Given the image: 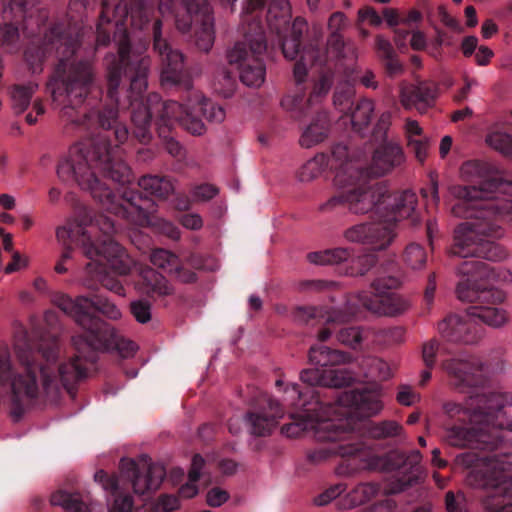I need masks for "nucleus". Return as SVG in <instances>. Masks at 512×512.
Listing matches in <instances>:
<instances>
[{
  "mask_svg": "<svg viewBox=\"0 0 512 512\" xmlns=\"http://www.w3.org/2000/svg\"><path fill=\"white\" fill-rule=\"evenodd\" d=\"M284 400L287 402L288 405L301 408V410L312 408L315 401L313 402H307L304 398L306 396V393L299 390V387L297 384L292 383L288 384L284 390Z\"/></svg>",
  "mask_w": 512,
  "mask_h": 512,
  "instance_id": "8fccbe9b",
  "label": "nucleus"
},
{
  "mask_svg": "<svg viewBox=\"0 0 512 512\" xmlns=\"http://www.w3.org/2000/svg\"><path fill=\"white\" fill-rule=\"evenodd\" d=\"M152 264L165 272L172 274L173 270L179 268V258L177 255L165 249H155L150 255Z\"/></svg>",
  "mask_w": 512,
  "mask_h": 512,
  "instance_id": "a18cd8bd",
  "label": "nucleus"
},
{
  "mask_svg": "<svg viewBox=\"0 0 512 512\" xmlns=\"http://www.w3.org/2000/svg\"><path fill=\"white\" fill-rule=\"evenodd\" d=\"M401 431V425L394 420L373 423L368 429L369 435L377 439L394 437L400 435Z\"/></svg>",
  "mask_w": 512,
  "mask_h": 512,
  "instance_id": "49530a36",
  "label": "nucleus"
},
{
  "mask_svg": "<svg viewBox=\"0 0 512 512\" xmlns=\"http://www.w3.org/2000/svg\"><path fill=\"white\" fill-rule=\"evenodd\" d=\"M331 417L340 429L348 433L347 440L333 445L329 450H319L309 455L312 460L327 459L330 455L341 457H358L363 469H385L387 459L378 456L363 443L355 440L345 424L349 422L352 414L370 417L377 415L383 409L380 396L372 391H345L339 395L334 403H327Z\"/></svg>",
  "mask_w": 512,
  "mask_h": 512,
  "instance_id": "423d86ee",
  "label": "nucleus"
},
{
  "mask_svg": "<svg viewBox=\"0 0 512 512\" xmlns=\"http://www.w3.org/2000/svg\"><path fill=\"white\" fill-rule=\"evenodd\" d=\"M379 487L373 483H361L345 495L339 502L343 509H351L363 505L377 496Z\"/></svg>",
  "mask_w": 512,
  "mask_h": 512,
  "instance_id": "72a5a7b5",
  "label": "nucleus"
},
{
  "mask_svg": "<svg viewBox=\"0 0 512 512\" xmlns=\"http://www.w3.org/2000/svg\"><path fill=\"white\" fill-rule=\"evenodd\" d=\"M94 479L105 491L114 494L118 490V478L115 475H108L104 470H99L94 474Z\"/></svg>",
  "mask_w": 512,
  "mask_h": 512,
  "instance_id": "338daca9",
  "label": "nucleus"
},
{
  "mask_svg": "<svg viewBox=\"0 0 512 512\" xmlns=\"http://www.w3.org/2000/svg\"><path fill=\"white\" fill-rule=\"evenodd\" d=\"M354 301H346L339 309L325 310L322 307L298 306L292 313V320L298 324H309L312 320H317L328 326L330 324H341L349 322L357 316V310H352Z\"/></svg>",
  "mask_w": 512,
  "mask_h": 512,
  "instance_id": "5701e85b",
  "label": "nucleus"
},
{
  "mask_svg": "<svg viewBox=\"0 0 512 512\" xmlns=\"http://www.w3.org/2000/svg\"><path fill=\"white\" fill-rule=\"evenodd\" d=\"M390 117L389 113L382 114L377 123L374 136L380 140V144L373 153L368 169L364 171L365 175L384 176L395 167L400 166L405 160L401 146L387 135Z\"/></svg>",
  "mask_w": 512,
  "mask_h": 512,
  "instance_id": "6ab92c4d",
  "label": "nucleus"
},
{
  "mask_svg": "<svg viewBox=\"0 0 512 512\" xmlns=\"http://www.w3.org/2000/svg\"><path fill=\"white\" fill-rule=\"evenodd\" d=\"M182 105L184 109V117H186L185 111H187L189 118H194L197 120L200 119L197 118L195 114L200 112L209 122L221 123L225 119V111L221 106L208 101L202 96L200 92L195 90L190 91L185 104Z\"/></svg>",
  "mask_w": 512,
  "mask_h": 512,
  "instance_id": "c756f323",
  "label": "nucleus"
},
{
  "mask_svg": "<svg viewBox=\"0 0 512 512\" xmlns=\"http://www.w3.org/2000/svg\"><path fill=\"white\" fill-rule=\"evenodd\" d=\"M218 194V189L210 184H201L195 186L191 191V196L194 201L205 202L214 198Z\"/></svg>",
  "mask_w": 512,
  "mask_h": 512,
  "instance_id": "680f3d73",
  "label": "nucleus"
},
{
  "mask_svg": "<svg viewBox=\"0 0 512 512\" xmlns=\"http://www.w3.org/2000/svg\"><path fill=\"white\" fill-rule=\"evenodd\" d=\"M466 401L470 405L471 420L482 423L501 436L502 431L512 433V419H508L505 408L512 407V392L494 391L487 394L470 395Z\"/></svg>",
  "mask_w": 512,
  "mask_h": 512,
  "instance_id": "2eb2a0df",
  "label": "nucleus"
},
{
  "mask_svg": "<svg viewBox=\"0 0 512 512\" xmlns=\"http://www.w3.org/2000/svg\"><path fill=\"white\" fill-rule=\"evenodd\" d=\"M19 41L18 28L12 24L0 26V42L2 46L12 49Z\"/></svg>",
  "mask_w": 512,
  "mask_h": 512,
  "instance_id": "13d9d810",
  "label": "nucleus"
},
{
  "mask_svg": "<svg viewBox=\"0 0 512 512\" xmlns=\"http://www.w3.org/2000/svg\"><path fill=\"white\" fill-rule=\"evenodd\" d=\"M381 207L380 220L388 227L392 224L410 219L413 225L420 222L417 213L418 198L412 190H402L390 193L386 188V197Z\"/></svg>",
  "mask_w": 512,
  "mask_h": 512,
  "instance_id": "412c9836",
  "label": "nucleus"
},
{
  "mask_svg": "<svg viewBox=\"0 0 512 512\" xmlns=\"http://www.w3.org/2000/svg\"><path fill=\"white\" fill-rule=\"evenodd\" d=\"M460 281L469 279L470 287H479L477 281L487 279L496 283L507 284L512 282V272L505 267L491 268L481 260L464 261L457 269Z\"/></svg>",
  "mask_w": 512,
  "mask_h": 512,
  "instance_id": "a878e982",
  "label": "nucleus"
},
{
  "mask_svg": "<svg viewBox=\"0 0 512 512\" xmlns=\"http://www.w3.org/2000/svg\"><path fill=\"white\" fill-rule=\"evenodd\" d=\"M120 469L131 478L134 492L140 495L158 489L166 475L164 466L152 462L147 455H141L137 460L122 458Z\"/></svg>",
  "mask_w": 512,
  "mask_h": 512,
  "instance_id": "aec40b11",
  "label": "nucleus"
},
{
  "mask_svg": "<svg viewBox=\"0 0 512 512\" xmlns=\"http://www.w3.org/2000/svg\"><path fill=\"white\" fill-rule=\"evenodd\" d=\"M100 125L106 130H113L115 139L119 144L124 143L129 131L124 124L118 122V111L114 108L105 109L99 115Z\"/></svg>",
  "mask_w": 512,
  "mask_h": 512,
  "instance_id": "58836bf2",
  "label": "nucleus"
},
{
  "mask_svg": "<svg viewBox=\"0 0 512 512\" xmlns=\"http://www.w3.org/2000/svg\"><path fill=\"white\" fill-rule=\"evenodd\" d=\"M339 343L356 349L363 341L362 331L359 327H348L341 329L337 334Z\"/></svg>",
  "mask_w": 512,
  "mask_h": 512,
  "instance_id": "3c124183",
  "label": "nucleus"
},
{
  "mask_svg": "<svg viewBox=\"0 0 512 512\" xmlns=\"http://www.w3.org/2000/svg\"><path fill=\"white\" fill-rule=\"evenodd\" d=\"M345 491V485L344 484H336L330 488H328L326 491L318 495L314 499V503L317 506H324L329 504L332 500L336 499L338 496H340Z\"/></svg>",
  "mask_w": 512,
  "mask_h": 512,
  "instance_id": "e2e57ef3",
  "label": "nucleus"
},
{
  "mask_svg": "<svg viewBox=\"0 0 512 512\" xmlns=\"http://www.w3.org/2000/svg\"><path fill=\"white\" fill-rule=\"evenodd\" d=\"M53 303L72 317L82 330L81 334L72 337L77 355L71 361L59 365L56 373L54 368L58 356L56 339L53 338L48 345L45 343L46 340L42 339L39 351L36 353L31 348L27 332L22 328L17 331L15 351L24 374L11 381L15 403L30 402L38 396V375L46 391L57 389L58 380L64 387H68L86 376L84 361H93L95 351L114 350L121 357L129 358L138 350L135 342L119 335L110 324L87 314V310L93 305L89 298L79 296L72 299L65 294H57L53 297Z\"/></svg>",
  "mask_w": 512,
  "mask_h": 512,
  "instance_id": "f257e3e1",
  "label": "nucleus"
},
{
  "mask_svg": "<svg viewBox=\"0 0 512 512\" xmlns=\"http://www.w3.org/2000/svg\"><path fill=\"white\" fill-rule=\"evenodd\" d=\"M283 416L284 411L280 403L263 395L260 408L257 411L247 413L245 421L252 435L266 436L272 433Z\"/></svg>",
  "mask_w": 512,
  "mask_h": 512,
  "instance_id": "b1692460",
  "label": "nucleus"
},
{
  "mask_svg": "<svg viewBox=\"0 0 512 512\" xmlns=\"http://www.w3.org/2000/svg\"><path fill=\"white\" fill-rule=\"evenodd\" d=\"M407 146L419 162L423 163L425 161L429 150V138L426 135L408 141Z\"/></svg>",
  "mask_w": 512,
  "mask_h": 512,
  "instance_id": "4d7b16f0",
  "label": "nucleus"
},
{
  "mask_svg": "<svg viewBox=\"0 0 512 512\" xmlns=\"http://www.w3.org/2000/svg\"><path fill=\"white\" fill-rule=\"evenodd\" d=\"M93 305L87 310V314L91 317H93L90 314V311L92 308H96L99 312H101L103 315L108 317L112 320H118L121 318L122 313L121 310L112 302L108 300H102L100 299L97 303H95L93 300L89 299Z\"/></svg>",
  "mask_w": 512,
  "mask_h": 512,
  "instance_id": "5fc2aeb1",
  "label": "nucleus"
},
{
  "mask_svg": "<svg viewBox=\"0 0 512 512\" xmlns=\"http://www.w3.org/2000/svg\"><path fill=\"white\" fill-rule=\"evenodd\" d=\"M38 84L29 82L25 85H16L11 92L12 108L16 114L23 113L30 105Z\"/></svg>",
  "mask_w": 512,
  "mask_h": 512,
  "instance_id": "ea45409f",
  "label": "nucleus"
},
{
  "mask_svg": "<svg viewBox=\"0 0 512 512\" xmlns=\"http://www.w3.org/2000/svg\"><path fill=\"white\" fill-rule=\"evenodd\" d=\"M131 312L139 323H147L151 320V306L148 302L138 300L131 303Z\"/></svg>",
  "mask_w": 512,
  "mask_h": 512,
  "instance_id": "052dcab7",
  "label": "nucleus"
},
{
  "mask_svg": "<svg viewBox=\"0 0 512 512\" xmlns=\"http://www.w3.org/2000/svg\"><path fill=\"white\" fill-rule=\"evenodd\" d=\"M498 200H491L493 217L497 224L502 222H509L512 224V195L499 194Z\"/></svg>",
  "mask_w": 512,
  "mask_h": 512,
  "instance_id": "c03bdc74",
  "label": "nucleus"
},
{
  "mask_svg": "<svg viewBox=\"0 0 512 512\" xmlns=\"http://www.w3.org/2000/svg\"><path fill=\"white\" fill-rule=\"evenodd\" d=\"M442 368L448 375L450 385L460 393H471L472 389L485 385L491 374L488 365L467 353L443 360Z\"/></svg>",
  "mask_w": 512,
  "mask_h": 512,
  "instance_id": "f3484780",
  "label": "nucleus"
},
{
  "mask_svg": "<svg viewBox=\"0 0 512 512\" xmlns=\"http://www.w3.org/2000/svg\"><path fill=\"white\" fill-rule=\"evenodd\" d=\"M460 175L463 180L468 182H479L478 185H460L461 187H481L486 183H493L492 190H499L502 183H510L512 181L503 180L500 178H490L488 165L478 160L466 161L460 168Z\"/></svg>",
  "mask_w": 512,
  "mask_h": 512,
  "instance_id": "2f4dec72",
  "label": "nucleus"
},
{
  "mask_svg": "<svg viewBox=\"0 0 512 512\" xmlns=\"http://www.w3.org/2000/svg\"><path fill=\"white\" fill-rule=\"evenodd\" d=\"M291 16L289 0H273L268 9V20H281L286 23Z\"/></svg>",
  "mask_w": 512,
  "mask_h": 512,
  "instance_id": "864d4df0",
  "label": "nucleus"
},
{
  "mask_svg": "<svg viewBox=\"0 0 512 512\" xmlns=\"http://www.w3.org/2000/svg\"><path fill=\"white\" fill-rule=\"evenodd\" d=\"M120 152L119 146H112L107 136L77 142L59 162L57 175L63 182L75 180L108 212L140 226H156L169 238L178 240V228L169 221L155 217L157 209L154 201L137 192L125 193L119 199L99 178L102 175L121 185L131 182V168Z\"/></svg>",
  "mask_w": 512,
  "mask_h": 512,
  "instance_id": "f03ea898",
  "label": "nucleus"
},
{
  "mask_svg": "<svg viewBox=\"0 0 512 512\" xmlns=\"http://www.w3.org/2000/svg\"><path fill=\"white\" fill-rule=\"evenodd\" d=\"M312 405V408L291 413L290 417L293 422L284 425L281 428V432L287 437H300L305 434H311L318 441L331 442L328 448H319L308 454L309 460L317 463L320 460H312L309 457L310 454L319 450H329L333 445L346 441L348 433L340 429V425L335 423L329 408H327V404L316 400Z\"/></svg>",
  "mask_w": 512,
  "mask_h": 512,
  "instance_id": "6e6552de",
  "label": "nucleus"
},
{
  "mask_svg": "<svg viewBox=\"0 0 512 512\" xmlns=\"http://www.w3.org/2000/svg\"><path fill=\"white\" fill-rule=\"evenodd\" d=\"M470 405L453 401L443 405L444 412L450 418H460L462 415L468 420L467 425H452L444 429L446 443L457 448L493 449L502 442L503 437L493 432L482 423H476L470 417Z\"/></svg>",
  "mask_w": 512,
  "mask_h": 512,
  "instance_id": "1a4fd4ad",
  "label": "nucleus"
},
{
  "mask_svg": "<svg viewBox=\"0 0 512 512\" xmlns=\"http://www.w3.org/2000/svg\"><path fill=\"white\" fill-rule=\"evenodd\" d=\"M254 33L246 32L244 39L228 50L227 60L239 71L240 80L248 87H260L265 81L266 68L262 59L267 45L263 29L255 24Z\"/></svg>",
  "mask_w": 512,
  "mask_h": 512,
  "instance_id": "9d476101",
  "label": "nucleus"
},
{
  "mask_svg": "<svg viewBox=\"0 0 512 512\" xmlns=\"http://www.w3.org/2000/svg\"><path fill=\"white\" fill-rule=\"evenodd\" d=\"M365 174L356 175L354 179H348L344 187L345 193L335 195L321 205V210L332 211L338 206L346 204L348 209L355 214L374 212L381 218V207L386 197V186L382 183L373 185L362 181Z\"/></svg>",
  "mask_w": 512,
  "mask_h": 512,
  "instance_id": "ddd939ff",
  "label": "nucleus"
},
{
  "mask_svg": "<svg viewBox=\"0 0 512 512\" xmlns=\"http://www.w3.org/2000/svg\"><path fill=\"white\" fill-rule=\"evenodd\" d=\"M11 378V366L7 351H0V390L5 388Z\"/></svg>",
  "mask_w": 512,
  "mask_h": 512,
  "instance_id": "774afa93",
  "label": "nucleus"
},
{
  "mask_svg": "<svg viewBox=\"0 0 512 512\" xmlns=\"http://www.w3.org/2000/svg\"><path fill=\"white\" fill-rule=\"evenodd\" d=\"M143 280L142 290L147 294H158L161 296L173 293V288L167 279L152 268H145L141 272Z\"/></svg>",
  "mask_w": 512,
  "mask_h": 512,
  "instance_id": "c9c22d12",
  "label": "nucleus"
},
{
  "mask_svg": "<svg viewBox=\"0 0 512 512\" xmlns=\"http://www.w3.org/2000/svg\"><path fill=\"white\" fill-rule=\"evenodd\" d=\"M154 49L159 53L163 68L161 71V84L174 86L183 78V55L180 51L172 49L162 38V23L155 21L153 26Z\"/></svg>",
  "mask_w": 512,
  "mask_h": 512,
  "instance_id": "4be33fe9",
  "label": "nucleus"
},
{
  "mask_svg": "<svg viewBox=\"0 0 512 512\" xmlns=\"http://www.w3.org/2000/svg\"><path fill=\"white\" fill-rule=\"evenodd\" d=\"M331 165L337 169L334 184L338 187H344L348 179L364 174L362 167L356 161L349 159L348 148L342 144L334 146Z\"/></svg>",
  "mask_w": 512,
  "mask_h": 512,
  "instance_id": "7c9ffc66",
  "label": "nucleus"
},
{
  "mask_svg": "<svg viewBox=\"0 0 512 512\" xmlns=\"http://www.w3.org/2000/svg\"><path fill=\"white\" fill-rule=\"evenodd\" d=\"M40 0H12L9 9L4 10L6 18L13 16L15 19L26 20L28 8L34 7Z\"/></svg>",
  "mask_w": 512,
  "mask_h": 512,
  "instance_id": "603ef678",
  "label": "nucleus"
},
{
  "mask_svg": "<svg viewBox=\"0 0 512 512\" xmlns=\"http://www.w3.org/2000/svg\"><path fill=\"white\" fill-rule=\"evenodd\" d=\"M400 285V280L395 276H378L372 283L374 292H359L349 297L347 301H354L352 310H357V316L361 315V308L378 316H399L411 307L410 301L401 294L393 291Z\"/></svg>",
  "mask_w": 512,
  "mask_h": 512,
  "instance_id": "9b49d317",
  "label": "nucleus"
},
{
  "mask_svg": "<svg viewBox=\"0 0 512 512\" xmlns=\"http://www.w3.org/2000/svg\"><path fill=\"white\" fill-rule=\"evenodd\" d=\"M436 97L437 86L428 82H421L417 85H403L399 95L400 103L404 109H416L421 114L433 106Z\"/></svg>",
  "mask_w": 512,
  "mask_h": 512,
  "instance_id": "cd10ccee",
  "label": "nucleus"
},
{
  "mask_svg": "<svg viewBox=\"0 0 512 512\" xmlns=\"http://www.w3.org/2000/svg\"><path fill=\"white\" fill-rule=\"evenodd\" d=\"M328 130L329 124L327 115L321 114L304 129L299 143L304 148H311L325 140L328 135Z\"/></svg>",
  "mask_w": 512,
  "mask_h": 512,
  "instance_id": "f704fd0d",
  "label": "nucleus"
},
{
  "mask_svg": "<svg viewBox=\"0 0 512 512\" xmlns=\"http://www.w3.org/2000/svg\"><path fill=\"white\" fill-rule=\"evenodd\" d=\"M440 351L439 344L435 340H429L423 344L422 358L428 368H433L436 363V355Z\"/></svg>",
  "mask_w": 512,
  "mask_h": 512,
  "instance_id": "0e129e2a",
  "label": "nucleus"
},
{
  "mask_svg": "<svg viewBox=\"0 0 512 512\" xmlns=\"http://www.w3.org/2000/svg\"><path fill=\"white\" fill-rule=\"evenodd\" d=\"M428 255L425 248L418 243L409 244L404 251L403 261L412 270H420L425 267Z\"/></svg>",
  "mask_w": 512,
  "mask_h": 512,
  "instance_id": "37998d69",
  "label": "nucleus"
},
{
  "mask_svg": "<svg viewBox=\"0 0 512 512\" xmlns=\"http://www.w3.org/2000/svg\"><path fill=\"white\" fill-rule=\"evenodd\" d=\"M83 37L84 32H63L56 26L45 35L41 47L33 43L24 52L26 62L35 73L41 70L44 57L56 50L59 63L49 87L62 117L74 124H83L87 118L83 104L94 77L91 63L77 58Z\"/></svg>",
  "mask_w": 512,
  "mask_h": 512,
  "instance_id": "20e7f679",
  "label": "nucleus"
},
{
  "mask_svg": "<svg viewBox=\"0 0 512 512\" xmlns=\"http://www.w3.org/2000/svg\"><path fill=\"white\" fill-rule=\"evenodd\" d=\"M486 143L505 155H512V135L503 131H493L486 136Z\"/></svg>",
  "mask_w": 512,
  "mask_h": 512,
  "instance_id": "09e8293b",
  "label": "nucleus"
},
{
  "mask_svg": "<svg viewBox=\"0 0 512 512\" xmlns=\"http://www.w3.org/2000/svg\"><path fill=\"white\" fill-rule=\"evenodd\" d=\"M350 242L369 244L375 250L386 249L394 240V229L382 221L378 223H361L348 228L344 233Z\"/></svg>",
  "mask_w": 512,
  "mask_h": 512,
  "instance_id": "393cba45",
  "label": "nucleus"
},
{
  "mask_svg": "<svg viewBox=\"0 0 512 512\" xmlns=\"http://www.w3.org/2000/svg\"><path fill=\"white\" fill-rule=\"evenodd\" d=\"M205 461L203 457L196 454L192 458L191 468L188 473V482L182 485L179 489L181 497L189 499L197 495L198 487L197 481L201 476L202 468L204 467Z\"/></svg>",
  "mask_w": 512,
  "mask_h": 512,
  "instance_id": "a19ab883",
  "label": "nucleus"
},
{
  "mask_svg": "<svg viewBox=\"0 0 512 512\" xmlns=\"http://www.w3.org/2000/svg\"><path fill=\"white\" fill-rule=\"evenodd\" d=\"M138 185L148 194L159 198H167L174 192L172 180L166 177L146 175L139 179Z\"/></svg>",
  "mask_w": 512,
  "mask_h": 512,
  "instance_id": "e433bc0d",
  "label": "nucleus"
},
{
  "mask_svg": "<svg viewBox=\"0 0 512 512\" xmlns=\"http://www.w3.org/2000/svg\"><path fill=\"white\" fill-rule=\"evenodd\" d=\"M347 25V18L343 12H334L328 19V30L330 31L327 40L328 49L335 53L337 57H347L351 54L353 58H357V49L353 44L345 43L341 31Z\"/></svg>",
  "mask_w": 512,
  "mask_h": 512,
  "instance_id": "c85d7f7f",
  "label": "nucleus"
},
{
  "mask_svg": "<svg viewBox=\"0 0 512 512\" xmlns=\"http://www.w3.org/2000/svg\"><path fill=\"white\" fill-rule=\"evenodd\" d=\"M175 123L176 122H173L170 126L159 127V135L163 138L165 150L173 157H181L184 151L182 145L173 137L165 134Z\"/></svg>",
  "mask_w": 512,
  "mask_h": 512,
  "instance_id": "6e6d98bb",
  "label": "nucleus"
},
{
  "mask_svg": "<svg viewBox=\"0 0 512 512\" xmlns=\"http://www.w3.org/2000/svg\"><path fill=\"white\" fill-rule=\"evenodd\" d=\"M324 377L325 370L315 366L302 370L300 374V379L310 386H324Z\"/></svg>",
  "mask_w": 512,
  "mask_h": 512,
  "instance_id": "bf43d9fd",
  "label": "nucleus"
},
{
  "mask_svg": "<svg viewBox=\"0 0 512 512\" xmlns=\"http://www.w3.org/2000/svg\"><path fill=\"white\" fill-rule=\"evenodd\" d=\"M474 317H470L469 308L464 316L451 315L438 324L439 333L451 342L471 344L479 339Z\"/></svg>",
  "mask_w": 512,
  "mask_h": 512,
  "instance_id": "bb28decb",
  "label": "nucleus"
},
{
  "mask_svg": "<svg viewBox=\"0 0 512 512\" xmlns=\"http://www.w3.org/2000/svg\"><path fill=\"white\" fill-rule=\"evenodd\" d=\"M209 0H181L175 12V24L182 33L193 31L196 46L208 52L215 40L214 17ZM233 6L237 0H220Z\"/></svg>",
  "mask_w": 512,
  "mask_h": 512,
  "instance_id": "f8f14e48",
  "label": "nucleus"
},
{
  "mask_svg": "<svg viewBox=\"0 0 512 512\" xmlns=\"http://www.w3.org/2000/svg\"><path fill=\"white\" fill-rule=\"evenodd\" d=\"M320 50L313 45L305 47L301 53L300 60L295 64L293 76L295 81L300 84L305 81L307 76V65L316 62H322Z\"/></svg>",
  "mask_w": 512,
  "mask_h": 512,
  "instance_id": "79ce46f5",
  "label": "nucleus"
},
{
  "mask_svg": "<svg viewBox=\"0 0 512 512\" xmlns=\"http://www.w3.org/2000/svg\"><path fill=\"white\" fill-rule=\"evenodd\" d=\"M98 228V225L94 223L93 218L87 211H84L67 225L57 228L56 238L64 249L54 268L57 273L67 272L64 264L72 257V243L79 245L83 249L84 255L89 259H94L100 254L94 247L92 240Z\"/></svg>",
  "mask_w": 512,
  "mask_h": 512,
  "instance_id": "dca6fc26",
  "label": "nucleus"
},
{
  "mask_svg": "<svg viewBox=\"0 0 512 512\" xmlns=\"http://www.w3.org/2000/svg\"><path fill=\"white\" fill-rule=\"evenodd\" d=\"M130 16L131 26L142 29L148 22V11L142 5H133L128 8L126 2L118 3L114 8V20L117 32L114 35L118 46V56L110 54L104 59L108 70L109 97L118 102L116 97L117 89L120 84L122 71L130 74L131 93L136 91V96L130 101L132 107V122L135 126L134 135L142 143H147L151 139L150 124L154 113H159L158 126H170L173 122L178 124L192 135H203L206 131L202 120L189 118L187 111L186 117L183 116L184 109L182 103L169 100L161 102L159 95H149L146 101L141 97V93L147 88V74L149 70V59L144 56L146 47L140 45L131 48L128 41L126 29L123 26Z\"/></svg>",
  "mask_w": 512,
  "mask_h": 512,
  "instance_id": "7ed1b4c3",
  "label": "nucleus"
},
{
  "mask_svg": "<svg viewBox=\"0 0 512 512\" xmlns=\"http://www.w3.org/2000/svg\"><path fill=\"white\" fill-rule=\"evenodd\" d=\"M456 294L461 301L476 303L469 308V315L474 317L475 321L480 320L494 328H500L508 322L509 317L506 310L496 306L506 298V293L503 290L493 287H470L469 279H467L459 281Z\"/></svg>",
  "mask_w": 512,
  "mask_h": 512,
  "instance_id": "4468645a",
  "label": "nucleus"
},
{
  "mask_svg": "<svg viewBox=\"0 0 512 512\" xmlns=\"http://www.w3.org/2000/svg\"><path fill=\"white\" fill-rule=\"evenodd\" d=\"M321 173L320 163L317 159L307 161L300 169L298 177L301 181H311Z\"/></svg>",
  "mask_w": 512,
  "mask_h": 512,
  "instance_id": "69168bd1",
  "label": "nucleus"
},
{
  "mask_svg": "<svg viewBox=\"0 0 512 512\" xmlns=\"http://www.w3.org/2000/svg\"><path fill=\"white\" fill-rule=\"evenodd\" d=\"M308 359L312 366L320 369L348 364L353 360L349 353L331 349L324 345L310 347Z\"/></svg>",
  "mask_w": 512,
  "mask_h": 512,
  "instance_id": "473e14b6",
  "label": "nucleus"
},
{
  "mask_svg": "<svg viewBox=\"0 0 512 512\" xmlns=\"http://www.w3.org/2000/svg\"><path fill=\"white\" fill-rule=\"evenodd\" d=\"M375 105L372 100L363 99L356 103L351 110L350 121L354 131L361 132L371 123Z\"/></svg>",
  "mask_w": 512,
  "mask_h": 512,
  "instance_id": "4c0bfd02",
  "label": "nucleus"
},
{
  "mask_svg": "<svg viewBox=\"0 0 512 512\" xmlns=\"http://www.w3.org/2000/svg\"><path fill=\"white\" fill-rule=\"evenodd\" d=\"M324 386L340 388L349 386L354 381V375L347 369H329L325 370Z\"/></svg>",
  "mask_w": 512,
  "mask_h": 512,
  "instance_id": "de8ad7c7",
  "label": "nucleus"
},
{
  "mask_svg": "<svg viewBox=\"0 0 512 512\" xmlns=\"http://www.w3.org/2000/svg\"><path fill=\"white\" fill-rule=\"evenodd\" d=\"M456 463L469 469L466 482L473 488L497 490L484 500L487 512H512L507 492L512 488V461L506 456L479 457L465 452L456 457Z\"/></svg>",
  "mask_w": 512,
  "mask_h": 512,
  "instance_id": "0eeeda50",
  "label": "nucleus"
},
{
  "mask_svg": "<svg viewBox=\"0 0 512 512\" xmlns=\"http://www.w3.org/2000/svg\"><path fill=\"white\" fill-rule=\"evenodd\" d=\"M95 224L98 225L95 237H92L94 247L100 254L93 261L102 263L106 261L110 268L119 275H126L133 266V260L126 251L112 238L115 231L114 222L106 216H100Z\"/></svg>",
  "mask_w": 512,
  "mask_h": 512,
  "instance_id": "a211bd4d",
  "label": "nucleus"
},
{
  "mask_svg": "<svg viewBox=\"0 0 512 512\" xmlns=\"http://www.w3.org/2000/svg\"><path fill=\"white\" fill-rule=\"evenodd\" d=\"M491 186L493 183H486L481 187H450L449 192L456 199L451 213L467 219L454 230L450 255L489 261L506 258L505 250L493 241L494 238L501 237L503 231L493 217L490 201L498 200V193L512 195V184L502 183L499 190L495 191Z\"/></svg>",
  "mask_w": 512,
  "mask_h": 512,
  "instance_id": "39448f33",
  "label": "nucleus"
}]
</instances>
